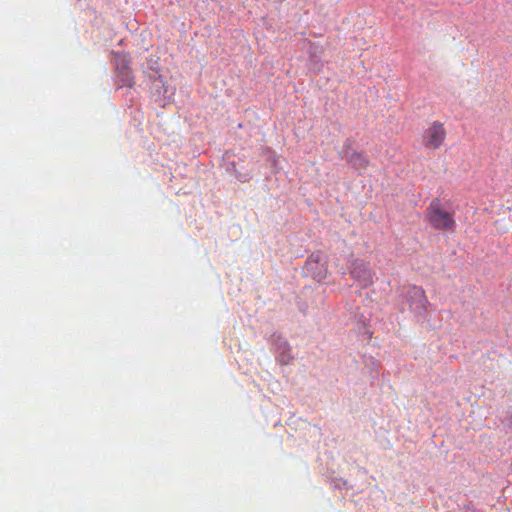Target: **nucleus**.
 I'll return each mask as SVG.
<instances>
[{"instance_id": "nucleus-8", "label": "nucleus", "mask_w": 512, "mask_h": 512, "mask_svg": "<svg viewBox=\"0 0 512 512\" xmlns=\"http://www.w3.org/2000/svg\"><path fill=\"white\" fill-rule=\"evenodd\" d=\"M316 256H311L308 260V266L311 267V269L313 268V264L314 263H318V259L315 258Z\"/></svg>"}, {"instance_id": "nucleus-2", "label": "nucleus", "mask_w": 512, "mask_h": 512, "mask_svg": "<svg viewBox=\"0 0 512 512\" xmlns=\"http://www.w3.org/2000/svg\"><path fill=\"white\" fill-rule=\"evenodd\" d=\"M423 145L428 149H439L445 139L446 130L444 124L439 121H434L427 129L424 130Z\"/></svg>"}, {"instance_id": "nucleus-3", "label": "nucleus", "mask_w": 512, "mask_h": 512, "mask_svg": "<svg viewBox=\"0 0 512 512\" xmlns=\"http://www.w3.org/2000/svg\"><path fill=\"white\" fill-rule=\"evenodd\" d=\"M115 66L122 85L132 87L134 84L130 58L126 54L115 53Z\"/></svg>"}, {"instance_id": "nucleus-5", "label": "nucleus", "mask_w": 512, "mask_h": 512, "mask_svg": "<svg viewBox=\"0 0 512 512\" xmlns=\"http://www.w3.org/2000/svg\"><path fill=\"white\" fill-rule=\"evenodd\" d=\"M428 300L423 289L414 287L410 292V309L415 314H423L426 311Z\"/></svg>"}, {"instance_id": "nucleus-1", "label": "nucleus", "mask_w": 512, "mask_h": 512, "mask_svg": "<svg viewBox=\"0 0 512 512\" xmlns=\"http://www.w3.org/2000/svg\"><path fill=\"white\" fill-rule=\"evenodd\" d=\"M430 225L437 230H448L455 226L453 215L443 209L439 199H434L426 209Z\"/></svg>"}, {"instance_id": "nucleus-7", "label": "nucleus", "mask_w": 512, "mask_h": 512, "mask_svg": "<svg viewBox=\"0 0 512 512\" xmlns=\"http://www.w3.org/2000/svg\"><path fill=\"white\" fill-rule=\"evenodd\" d=\"M281 363L283 364H288L291 360V356L290 355H286V354H281L280 357H279Z\"/></svg>"}, {"instance_id": "nucleus-6", "label": "nucleus", "mask_w": 512, "mask_h": 512, "mask_svg": "<svg viewBox=\"0 0 512 512\" xmlns=\"http://www.w3.org/2000/svg\"><path fill=\"white\" fill-rule=\"evenodd\" d=\"M347 161L353 168L359 171L366 170L369 165L368 159L362 153H352L347 158Z\"/></svg>"}, {"instance_id": "nucleus-4", "label": "nucleus", "mask_w": 512, "mask_h": 512, "mask_svg": "<svg viewBox=\"0 0 512 512\" xmlns=\"http://www.w3.org/2000/svg\"><path fill=\"white\" fill-rule=\"evenodd\" d=\"M350 273L351 276L358 280L364 287L373 284L375 273L371 270L369 264L364 261L355 260Z\"/></svg>"}]
</instances>
